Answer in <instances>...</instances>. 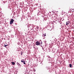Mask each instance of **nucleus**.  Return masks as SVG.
Instances as JSON below:
<instances>
[{
    "label": "nucleus",
    "instance_id": "obj_13",
    "mask_svg": "<svg viewBox=\"0 0 74 74\" xmlns=\"http://www.w3.org/2000/svg\"><path fill=\"white\" fill-rule=\"evenodd\" d=\"M21 55H22V52L21 53Z\"/></svg>",
    "mask_w": 74,
    "mask_h": 74
},
{
    "label": "nucleus",
    "instance_id": "obj_4",
    "mask_svg": "<svg viewBox=\"0 0 74 74\" xmlns=\"http://www.w3.org/2000/svg\"><path fill=\"white\" fill-rule=\"evenodd\" d=\"M42 36L43 37H45V36H46V33H44V34H43V35H42Z\"/></svg>",
    "mask_w": 74,
    "mask_h": 74
},
{
    "label": "nucleus",
    "instance_id": "obj_5",
    "mask_svg": "<svg viewBox=\"0 0 74 74\" xmlns=\"http://www.w3.org/2000/svg\"><path fill=\"white\" fill-rule=\"evenodd\" d=\"M21 62H23V63H24V64H26V63H25V61H22V60L21 61Z\"/></svg>",
    "mask_w": 74,
    "mask_h": 74
},
{
    "label": "nucleus",
    "instance_id": "obj_8",
    "mask_svg": "<svg viewBox=\"0 0 74 74\" xmlns=\"http://www.w3.org/2000/svg\"><path fill=\"white\" fill-rule=\"evenodd\" d=\"M12 4H13V5H14V4H15V2H13Z\"/></svg>",
    "mask_w": 74,
    "mask_h": 74
},
{
    "label": "nucleus",
    "instance_id": "obj_1",
    "mask_svg": "<svg viewBox=\"0 0 74 74\" xmlns=\"http://www.w3.org/2000/svg\"><path fill=\"white\" fill-rule=\"evenodd\" d=\"M41 44V42L39 41H37L36 42V45H40Z\"/></svg>",
    "mask_w": 74,
    "mask_h": 74
},
{
    "label": "nucleus",
    "instance_id": "obj_10",
    "mask_svg": "<svg viewBox=\"0 0 74 74\" xmlns=\"http://www.w3.org/2000/svg\"><path fill=\"white\" fill-rule=\"evenodd\" d=\"M17 65H18V66H20V64H19L18 63Z\"/></svg>",
    "mask_w": 74,
    "mask_h": 74
},
{
    "label": "nucleus",
    "instance_id": "obj_9",
    "mask_svg": "<svg viewBox=\"0 0 74 74\" xmlns=\"http://www.w3.org/2000/svg\"><path fill=\"white\" fill-rule=\"evenodd\" d=\"M7 46H8V45H4L5 47H7Z\"/></svg>",
    "mask_w": 74,
    "mask_h": 74
},
{
    "label": "nucleus",
    "instance_id": "obj_11",
    "mask_svg": "<svg viewBox=\"0 0 74 74\" xmlns=\"http://www.w3.org/2000/svg\"><path fill=\"white\" fill-rule=\"evenodd\" d=\"M5 2H6V3H7V2H6V1H5V2L4 1V2H3L4 3H5Z\"/></svg>",
    "mask_w": 74,
    "mask_h": 74
},
{
    "label": "nucleus",
    "instance_id": "obj_7",
    "mask_svg": "<svg viewBox=\"0 0 74 74\" xmlns=\"http://www.w3.org/2000/svg\"><path fill=\"white\" fill-rule=\"evenodd\" d=\"M12 64H13V65H14V64H15V63L14 62H12Z\"/></svg>",
    "mask_w": 74,
    "mask_h": 74
},
{
    "label": "nucleus",
    "instance_id": "obj_2",
    "mask_svg": "<svg viewBox=\"0 0 74 74\" xmlns=\"http://www.w3.org/2000/svg\"><path fill=\"white\" fill-rule=\"evenodd\" d=\"M14 21V19H12L10 22V24H12Z\"/></svg>",
    "mask_w": 74,
    "mask_h": 74
},
{
    "label": "nucleus",
    "instance_id": "obj_6",
    "mask_svg": "<svg viewBox=\"0 0 74 74\" xmlns=\"http://www.w3.org/2000/svg\"><path fill=\"white\" fill-rule=\"evenodd\" d=\"M69 67H71V68L72 67V65H71V64H70Z\"/></svg>",
    "mask_w": 74,
    "mask_h": 74
},
{
    "label": "nucleus",
    "instance_id": "obj_3",
    "mask_svg": "<svg viewBox=\"0 0 74 74\" xmlns=\"http://www.w3.org/2000/svg\"><path fill=\"white\" fill-rule=\"evenodd\" d=\"M70 21H67L66 22V25H69V24H70Z\"/></svg>",
    "mask_w": 74,
    "mask_h": 74
},
{
    "label": "nucleus",
    "instance_id": "obj_12",
    "mask_svg": "<svg viewBox=\"0 0 74 74\" xmlns=\"http://www.w3.org/2000/svg\"><path fill=\"white\" fill-rule=\"evenodd\" d=\"M42 42H41V45H42Z\"/></svg>",
    "mask_w": 74,
    "mask_h": 74
}]
</instances>
